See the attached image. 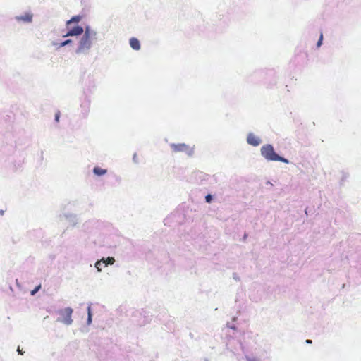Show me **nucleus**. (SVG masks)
<instances>
[{"label": "nucleus", "mask_w": 361, "mask_h": 361, "mask_svg": "<svg viewBox=\"0 0 361 361\" xmlns=\"http://www.w3.org/2000/svg\"><path fill=\"white\" fill-rule=\"evenodd\" d=\"M247 142L252 146H258L260 144V140L252 133H250L247 137Z\"/></svg>", "instance_id": "nucleus-6"}, {"label": "nucleus", "mask_w": 361, "mask_h": 361, "mask_svg": "<svg viewBox=\"0 0 361 361\" xmlns=\"http://www.w3.org/2000/svg\"><path fill=\"white\" fill-rule=\"evenodd\" d=\"M130 45L131 48L135 50H139L140 49V44L137 38L132 37L130 39Z\"/></svg>", "instance_id": "nucleus-8"}, {"label": "nucleus", "mask_w": 361, "mask_h": 361, "mask_svg": "<svg viewBox=\"0 0 361 361\" xmlns=\"http://www.w3.org/2000/svg\"><path fill=\"white\" fill-rule=\"evenodd\" d=\"M93 172L97 176H102V175L106 174L107 171L106 169H103L98 166H96L94 168Z\"/></svg>", "instance_id": "nucleus-10"}, {"label": "nucleus", "mask_w": 361, "mask_h": 361, "mask_svg": "<svg viewBox=\"0 0 361 361\" xmlns=\"http://www.w3.org/2000/svg\"><path fill=\"white\" fill-rule=\"evenodd\" d=\"M59 118H60V112H59V111H58V112H56V114H55V121H56V122H59Z\"/></svg>", "instance_id": "nucleus-18"}, {"label": "nucleus", "mask_w": 361, "mask_h": 361, "mask_svg": "<svg viewBox=\"0 0 361 361\" xmlns=\"http://www.w3.org/2000/svg\"><path fill=\"white\" fill-rule=\"evenodd\" d=\"M262 155L269 161H279L286 164H288L289 161L278 155L274 149V147L271 145H265L261 148Z\"/></svg>", "instance_id": "nucleus-2"}, {"label": "nucleus", "mask_w": 361, "mask_h": 361, "mask_svg": "<svg viewBox=\"0 0 361 361\" xmlns=\"http://www.w3.org/2000/svg\"><path fill=\"white\" fill-rule=\"evenodd\" d=\"M72 42V40L71 39H67L64 42H63L61 44V47H63V46H66L67 44H69L70 43Z\"/></svg>", "instance_id": "nucleus-16"}, {"label": "nucleus", "mask_w": 361, "mask_h": 361, "mask_svg": "<svg viewBox=\"0 0 361 361\" xmlns=\"http://www.w3.org/2000/svg\"><path fill=\"white\" fill-rule=\"evenodd\" d=\"M41 288V286L39 285L37 286L33 290L31 291V295H34Z\"/></svg>", "instance_id": "nucleus-15"}, {"label": "nucleus", "mask_w": 361, "mask_h": 361, "mask_svg": "<svg viewBox=\"0 0 361 361\" xmlns=\"http://www.w3.org/2000/svg\"><path fill=\"white\" fill-rule=\"evenodd\" d=\"M17 351L20 355H23L24 353V352L22 350H20L19 347L18 348Z\"/></svg>", "instance_id": "nucleus-19"}, {"label": "nucleus", "mask_w": 361, "mask_h": 361, "mask_svg": "<svg viewBox=\"0 0 361 361\" xmlns=\"http://www.w3.org/2000/svg\"><path fill=\"white\" fill-rule=\"evenodd\" d=\"M171 149L175 152H185L189 156H191L193 154V149L192 148L190 147L188 145L184 144V143H180V144H172L171 145Z\"/></svg>", "instance_id": "nucleus-4"}, {"label": "nucleus", "mask_w": 361, "mask_h": 361, "mask_svg": "<svg viewBox=\"0 0 361 361\" xmlns=\"http://www.w3.org/2000/svg\"><path fill=\"white\" fill-rule=\"evenodd\" d=\"M96 32L91 30L89 27H87L82 37L79 41L76 53L81 54L89 50L92 46V41L96 39Z\"/></svg>", "instance_id": "nucleus-1"}, {"label": "nucleus", "mask_w": 361, "mask_h": 361, "mask_svg": "<svg viewBox=\"0 0 361 361\" xmlns=\"http://www.w3.org/2000/svg\"><path fill=\"white\" fill-rule=\"evenodd\" d=\"M81 19H82V17L80 16H73L69 20L67 21L66 27H69L71 25V24L73 23H78Z\"/></svg>", "instance_id": "nucleus-9"}, {"label": "nucleus", "mask_w": 361, "mask_h": 361, "mask_svg": "<svg viewBox=\"0 0 361 361\" xmlns=\"http://www.w3.org/2000/svg\"><path fill=\"white\" fill-rule=\"evenodd\" d=\"M67 29L68 32L63 37L78 36L85 32L83 28L79 25L74 26L73 27H71V25Z\"/></svg>", "instance_id": "nucleus-5"}, {"label": "nucleus", "mask_w": 361, "mask_h": 361, "mask_svg": "<svg viewBox=\"0 0 361 361\" xmlns=\"http://www.w3.org/2000/svg\"><path fill=\"white\" fill-rule=\"evenodd\" d=\"M305 342H306V343H308V344L312 343V341H311V340H309V339L306 340V341H305Z\"/></svg>", "instance_id": "nucleus-20"}, {"label": "nucleus", "mask_w": 361, "mask_h": 361, "mask_svg": "<svg viewBox=\"0 0 361 361\" xmlns=\"http://www.w3.org/2000/svg\"><path fill=\"white\" fill-rule=\"evenodd\" d=\"M73 310L71 307H66L63 310L59 311V314L61 315V318L59 319L61 322L70 325L72 324V316Z\"/></svg>", "instance_id": "nucleus-3"}, {"label": "nucleus", "mask_w": 361, "mask_h": 361, "mask_svg": "<svg viewBox=\"0 0 361 361\" xmlns=\"http://www.w3.org/2000/svg\"><path fill=\"white\" fill-rule=\"evenodd\" d=\"M16 19L18 21H23L25 23H30L32 20V14L26 13L24 15L16 16Z\"/></svg>", "instance_id": "nucleus-7"}, {"label": "nucleus", "mask_w": 361, "mask_h": 361, "mask_svg": "<svg viewBox=\"0 0 361 361\" xmlns=\"http://www.w3.org/2000/svg\"><path fill=\"white\" fill-rule=\"evenodd\" d=\"M104 263H105V262H104V259L102 260H101V261H98V262H96L95 267L97 269V270L99 271H102V267L104 266Z\"/></svg>", "instance_id": "nucleus-11"}, {"label": "nucleus", "mask_w": 361, "mask_h": 361, "mask_svg": "<svg viewBox=\"0 0 361 361\" xmlns=\"http://www.w3.org/2000/svg\"><path fill=\"white\" fill-rule=\"evenodd\" d=\"M322 41H323V35H322V33H321L319 39L317 42V47H319L322 45Z\"/></svg>", "instance_id": "nucleus-14"}, {"label": "nucleus", "mask_w": 361, "mask_h": 361, "mask_svg": "<svg viewBox=\"0 0 361 361\" xmlns=\"http://www.w3.org/2000/svg\"><path fill=\"white\" fill-rule=\"evenodd\" d=\"M104 267H106L107 264H113L115 262V259L114 257H109L106 258V259H104Z\"/></svg>", "instance_id": "nucleus-12"}, {"label": "nucleus", "mask_w": 361, "mask_h": 361, "mask_svg": "<svg viewBox=\"0 0 361 361\" xmlns=\"http://www.w3.org/2000/svg\"><path fill=\"white\" fill-rule=\"evenodd\" d=\"M205 199L207 202H210L212 201V197L209 194L205 197Z\"/></svg>", "instance_id": "nucleus-17"}, {"label": "nucleus", "mask_w": 361, "mask_h": 361, "mask_svg": "<svg viewBox=\"0 0 361 361\" xmlns=\"http://www.w3.org/2000/svg\"><path fill=\"white\" fill-rule=\"evenodd\" d=\"M87 310H88L87 323H88V324H90V323H91V322H92L91 307H88Z\"/></svg>", "instance_id": "nucleus-13"}]
</instances>
